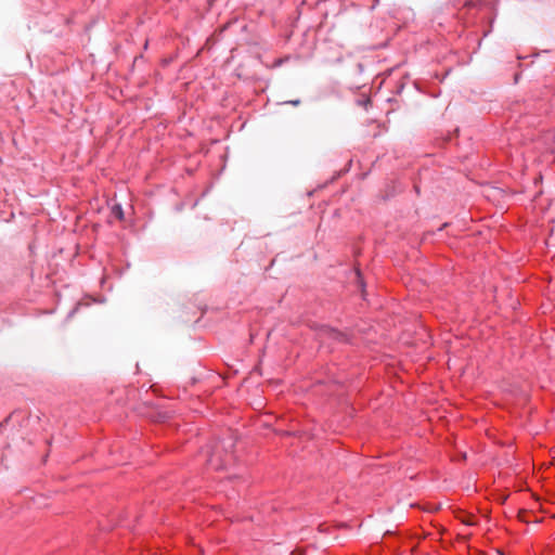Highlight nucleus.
I'll return each mask as SVG.
<instances>
[{
	"label": "nucleus",
	"mask_w": 555,
	"mask_h": 555,
	"mask_svg": "<svg viewBox=\"0 0 555 555\" xmlns=\"http://www.w3.org/2000/svg\"><path fill=\"white\" fill-rule=\"evenodd\" d=\"M219 449L220 447L219 446H216V450H215V453L212 455H210V457L208 459V463L214 466L215 468L219 469V468H222V463L221 461H219V459H216V455L217 453L219 452Z\"/></svg>",
	"instance_id": "nucleus-1"
},
{
	"label": "nucleus",
	"mask_w": 555,
	"mask_h": 555,
	"mask_svg": "<svg viewBox=\"0 0 555 555\" xmlns=\"http://www.w3.org/2000/svg\"><path fill=\"white\" fill-rule=\"evenodd\" d=\"M291 103H292L293 105H298V104L300 103V101H299V100L291 101Z\"/></svg>",
	"instance_id": "nucleus-5"
},
{
	"label": "nucleus",
	"mask_w": 555,
	"mask_h": 555,
	"mask_svg": "<svg viewBox=\"0 0 555 555\" xmlns=\"http://www.w3.org/2000/svg\"><path fill=\"white\" fill-rule=\"evenodd\" d=\"M326 334L330 336V337H333V338H338L340 336L339 333L335 332L334 330H328L326 331Z\"/></svg>",
	"instance_id": "nucleus-3"
},
{
	"label": "nucleus",
	"mask_w": 555,
	"mask_h": 555,
	"mask_svg": "<svg viewBox=\"0 0 555 555\" xmlns=\"http://www.w3.org/2000/svg\"><path fill=\"white\" fill-rule=\"evenodd\" d=\"M291 555H304V553L301 551H294Z\"/></svg>",
	"instance_id": "nucleus-4"
},
{
	"label": "nucleus",
	"mask_w": 555,
	"mask_h": 555,
	"mask_svg": "<svg viewBox=\"0 0 555 555\" xmlns=\"http://www.w3.org/2000/svg\"><path fill=\"white\" fill-rule=\"evenodd\" d=\"M112 215L116 217L118 220L124 219V211L120 205L116 204L112 207Z\"/></svg>",
	"instance_id": "nucleus-2"
},
{
	"label": "nucleus",
	"mask_w": 555,
	"mask_h": 555,
	"mask_svg": "<svg viewBox=\"0 0 555 555\" xmlns=\"http://www.w3.org/2000/svg\"><path fill=\"white\" fill-rule=\"evenodd\" d=\"M463 522L467 524V525H472L470 521H468V519H462Z\"/></svg>",
	"instance_id": "nucleus-6"
}]
</instances>
